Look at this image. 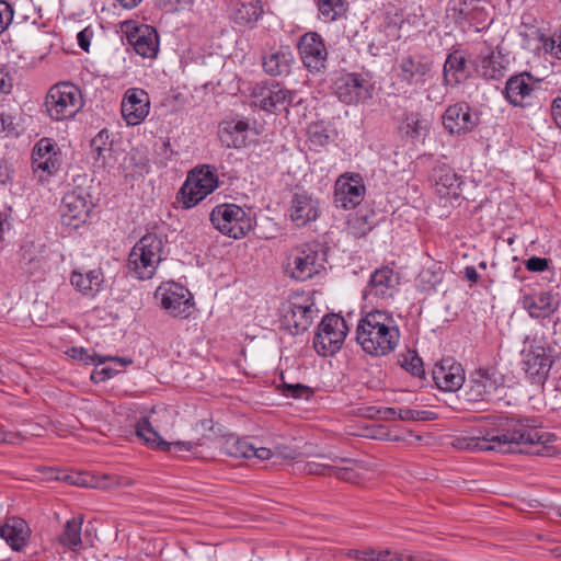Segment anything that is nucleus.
I'll return each mask as SVG.
<instances>
[{
    "mask_svg": "<svg viewBox=\"0 0 561 561\" xmlns=\"http://www.w3.org/2000/svg\"><path fill=\"white\" fill-rule=\"evenodd\" d=\"M122 32L135 51L144 58H154L159 51V36L150 25H138L134 21H125L122 24Z\"/></svg>",
    "mask_w": 561,
    "mask_h": 561,
    "instance_id": "nucleus-12",
    "label": "nucleus"
},
{
    "mask_svg": "<svg viewBox=\"0 0 561 561\" xmlns=\"http://www.w3.org/2000/svg\"><path fill=\"white\" fill-rule=\"evenodd\" d=\"M403 561H432V558L423 552L403 551Z\"/></svg>",
    "mask_w": 561,
    "mask_h": 561,
    "instance_id": "nucleus-59",
    "label": "nucleus"
},
{
    "mask_svg": "<svg viewBox=\"0 0 561 561\" xmlns=\"http://www.w3.org/2000/svg\"><path fill=\"white\" fill-rule=\"evenodd\" d=\"M508 61L500 50L484 46L477 59V71L486 80H500L504 77Z\"/></svg>",
    "mask_w": 561,
    "mask_h": 561,
    "instance_id": "nucleus-24",
    "label": "nucleus"
},
{
    "mask_svg": "<svg viewBox=\"0 0 561 561\" xmlns=\"http://www.w3.org/2000/svg\"><path fill=\"white\" fill-rule=\"evenodd\" d=\"M365 186L359 174H343L334 186V203L336 207L353 209L364 198Z\"/></svg>",
    "mask_w": 561,
    "mask_h": 561,
    "instance_id": "nucleus-16",
    "label": "nucleus"
},
{
    "mask_svg": "<svg viewBox=\"0 0 561 561\" xmlns=\"http://www.w3.org/2000/svg\"><path fill=\"white\" fill-rule=\"evenodd\" d=\"M164 256L162 238L154 233L145 234L130 250L128 273L138 280L151 279Z\"/></svg>",
    "mask_w": 561,
    "mask_h": 561,
    "instance_id": "nucleus-3",
    "label": "nucleus"
},
{
    "mask_svg": "<svg viewBox=\"0 0 561 561\" xmlns=\"http://www.w3.org/2000/svg\"><path fill=\"white\" fill-rule=\"evenodd\" d=\"M360 554H362V558L365 560L377 561L378 550L367 549V550L360 551Z\"/></svg>",
    "mask_w": 561,
    "mask_h": 561,
    "instance_id": "nucleus-64",
    "label": "nucleus"
},
{
    "mask_svg": "<svg viewBox=\"0 0 561 561\" xmlns=\"http://www.w3.org/2000/svg\"><path fill=\"white\" fill-rule=\"evenodd\" d=\"M12 88L9 75L0 68V94L9 93Z\"/></svg>",
    "mask_w": 561,
    "mask_h": 561,
    "instance_id": "nucleus-60",
    "label": "nucleus"
},
{
    "mask_svg": "<svg viewBox=\"0 0 561 561\" xmlns=\"http://www.w3.org/2000/svg\"><path fill=\"white\" fill-rule=\"evenodd\" d=\"M348 327L343 317L327 314L319 324L313 337V346L319 355L328 356L339 351L347 335Z\"/></svg>",
    "mask_w": 561,
    "mask_h": 561,
    "instance_id": "nucleus-10",
    "label": "nucleus"
},
{
    "mask_svg": "<svg viewBox=\"0 0 561 561\" xmlns=\"http://www.w3.org/2000/svg\"><path fill=\"white\" fill-rule=\"evenodd\" d=\"M72 352H73V357L75 358H79L80 360L84 362L85 364H89V363H96V364H103L105 360H113V362H118L121 365L125 366V365H128L131 363V360H126L124 358H119V357H103L101 355H98V354H88L83 348L81 350H78V348H72Z\"/></svg>",
    "mask_w": 561,
    "mask_h": 561,
    "instance_id": "nucleus-47",
    "label": "nucleus"
},
{
    "mask_svg": "<svg viewBox=\"0 0 561 561\" xmlns=\"http://www.w3.org/2000/svg\"><path fill=\"white\" fill-rule=\"evenodd\" d=\"M399 283V275L389 266H382L370 275L365 297L387 301L398 291Z\"/></svg>",
    "mask_w": 561,
    "mask_h": 561,
    "instance_id": "nucleus-17",
    "label": "nucleus"
},
{
    "mask_svg": "<svg viewBox=\"0 0 561 561\" xmlns=\"http://www.w3.org/2000/svg\"><path fill=\"white\" fill-rule=\"evenodd\" d=\"M248 129H249V124L245 121H237V122L227 123L226 126H224L220 129V139L228 147L241 148L242 146L245 145L244 137L237 136V137L232 138V135L234 133L243 134Z\"/></svg>",
    "mask_w": 561,
    "mask_h": 561,
    "instance_id": "nucleus-40",
    "label": "nucleus"
},
{
    "mask_svg": "<svg viewBox=\"0 0 561 561\" xmlns=\"http://www.w3.org/2000/svg\"><path fill=\"white\" fill-rule=\"evenodd\" d=\"M298 49L304 65L314 72L325 69L328 51L322 37L316 32L304 34L298 43Z\"/></svg>",
    "mask_w": 561,
    "mask_h": 561,
    "instance_id": "nucleus-15",
    "label": "nucleus"
},
{
    "mask_svg": "<svg viewBox=\"0 0 561 561\" xmlns=\"http://www.w3.org/2000/svg\"><path fill=\"white\" fill-rule=\"evenodd\" d=\"M324 270V254L318 243H306L294 248L285 266L286 273L296 280H307Z\"/></svg>",
    "mask_w": 561,
    "mask_h": 561,
    "instance_id": "nucleus-6",
    "label": "nucleus"
},
{
    "mask_svg": "<svg viewBox=\"0 0 561 561\" xmlns=\"http://www.w3.org/2000/svg\"><path fill=\"white\" fill-rule=\"evenodd\" d=\"M543 49L556 58L561 59V34L546 38Z\"/></svg>",
    "mask_w": 561,
    "mask_h": 561,
    "instance_id": "nucleus-51",
    "label": "nucleus"
},
{
    "mask_svg": "<svg viewBox=\"0 0 561 561\" xmlns=\"http://www.w3.org/2000/svg\"><path fill=\"white\" fill-rule=\"evenodd\" d=\"M213 226L222 234L241 239L252 229V218L236 204L217 205L210 213Z\"/></svg>",
    "mask_w": 561,
    "mask_h": 561,
    "instance_id": "nucleus-7",
    "label": "nucleus"
},
{
    "mask_svg": "<svg viewBox=\"0 0 561 561\" xmlns=\"http://www.w3.org/2000/svg\"><path fill=\"white\" fill-rule=\"evenodd\" d=\"M32 167L34 171L42 170L47 174L55 173L59 168V157L55 144L49 138H42L32 152Z\"/></svg>",
    "mask_w": 561,
    "mask_h": 561,
    "instance_id": "nucleus-28",
    "label": "nucleus"
},
{
    "mask_svg": "<svg viewBox=\"0 0 561 561\" xmlns=\"http://www.w3.org/2000/svg\"><path fill=\"white\" fill-rule=\"evenodd\" d=\"M427 123L419 113L405 114L402 128L411 138H417L426 129Z\"/></svg>",
    "mask_w": 561,
    "mask_h": 561,
    "instance_id": "nucleus-44",
    "label": "nucleus"
},
{
    "mask_svg": "<svg viewBox=\"0 0 561 561\" xmlns=\"http://www.w3.org/2000/svg\"><path fill=\"white\" fill-rule=\"evenodd\" d=\"M83 519L82 517H72L68 519L65 525L61 534L58 537V541L60 545L69 548L71 551H77L81 546V528H82Z\"/></svg>",
    "mask_w": 561,
    "mask_h": 561,
    "instance_id": "nucleus-38",
    "label": "nucleus"
},
{
    "mask_svg": "<svg viewBox=\"0 0 561 561\" xmlns=\"http://www.w3.org/2000/svg\"><path fill=\"white\" fill-rule=\"evenodd\" d=\"M136 434L139 438L144 439V442L152 447L153 449L162 450V451H174L175 454H181L184 451H193L198 444L192 442H165L152 427L148 419H141L136 425Z\"/></svg>",
    "mask_w": 561,
    "mask_h": 561,
    "instance_id": "nucleus-19",
    "label": "nucleus"
},
{
    "mask_svg": "<svg viewBox=\"0 0 561 561\" xmlns=\"http://www.w3.org/2000/svg\"><path fill=\"white\" fill-rule=\"evenodd\" d=\"M103 280L101 270H91L85 273L73 271L70 277L71 285L89 297H94L100 291Z\"/></svg>",
    "mask_w": 561,
    "mask_h": 561,
    "instance_id": "nucleus-33",
    "label": "nucleus"
},
{
    "mask_svg": "<svg viewBox=\"0 0 561 561\" xmlns=\"http://www.w3.org/2000/svg\"><path fill=\"white\" fill-rule=\"evenodd\" d=\"M477 122L467 104L449 106L443 115V125L450 134H460L471 130Z\"/></svg>",
    "mask_w": 561,
    "mask_h": 561,
    "instance_id": "nucleus-27",
    "label": "nucleus"
},
{
    "mask_svg": "<svg viewBox=\"0 0 561 561\" xmlns=\"http://www.w3.org/2000/svg\"><path fill=\"white\" fill-rule=\"evenodd\" d=\"M377 561H403V551L391 549L378 550Z\"/></svg>",
    "mask_w": 561,
    "mask_h": 561,
    "instance_id": "nucleus-56",
    "label": "nucleus"
},
{
    "mask_svg": "<svg viewBox=\"0 0 561 561\" xmlns=\"http://www.w3.org/2000/svg\"><path fill=\"white\" fill-rule=\"evenodd\" d=\"M399 363L402 368L416 377L424 376L423 362L416 352L409 350L399 356Z\"/></svg>",
    "mask_w": 561,
    "mask_h": 561,
    "instance_id": "nucleus-43",
    "label": "nucleus"
},
{
    "mask_svg": "<svg viewBox=\"0 0 561 561\" xmlns=\"http://www.w3.org/2000/svg\"><path fill=\"white\" fill-rule=\"evenodd\" d=\"M92 208L93 203L88 194L76 191L67 193L60 208L64 225L78 228L87 221Z\"/></svg>",
    "mask_w": 561,
    "mask_h": 561,
    "instance_id": "nucleus-14",
    "label": "nucleus"
},
{
    "mask_svg": "<svg viewBox=\"0 0 561 561\" xmlns=\"http://www.w3.org/2000/svg\"><path fill=\"white\" fill-rule=\"evenodd\" d=\"M308 139L314 147H325L330 142V135L322 124L313 123L308 128Z\"/></svg>",
    "mask_w": 561,
    "mask_h": 561,
    "instance_id": "nucleus-46",
    "label": "nucleus"
},
{
    "mask_svg": "<svg viewBox=\"0 0 561 561\" xmlns=\"http://www.w3.org/2000/svg\"><path fill=\"white\" fill-rule=\"evenodd\" d=\"M154 298L159 300L164 311L175 318H188L195 306L191 291L173 280L164 282L158 286Z\"/></svg>",
    "mask_w": 561,
    "mask_h": 561,
    "instance_id": "nucleus-9",
    "label": "nucleus"
},
{
    "mask_svg": "<svg viewBox=\"0 0 561 561\" xmlns=\"http://www.w3.org/2000/svg\"><path fill=\"white\" fill-rule=\"evenodd\" d=\"M535 89V81L530 73L522 72L512 76L505 84L504 95L514 106H524V101Z\"/></svg>",
    "mask_w": 561,
    "mask_h": 561,
    "instance_id": "nucleus-29",
    "label": "nucleus"
},
{
    "mask_svg": "<svg viewBox=\"0 0 561 561\" xmlns=\"http://www.w3.org/2000/svg\"><path fill=\"white\" fill-rule=\"evenodd\" d=\"M497 382L488 370H476L467 385V400L471 402L484 401L495 392Z\"/></svg>",
    "mask_w": 561,
    "mask_h": 561,
    "instance_id": "nucleus-30",
    "label": "nucleus"
},
{
    "mask_svg": "<svg viewBox=\"0 0 561 561\" xmlns=\"http://www.w3.org/2000/svg\"><path fill=\"white\" fill-rule=\"evenodd\" d=\"M399 410L397 411L393 408H381L377 409L375 407H369L366 409V413L364 414L367 417H379L381 420H396L398 419Z\"/></svg>",
    "mask_w": 561,
    "mask_h": 561,
    "instance_id": "nucleus-49",
    "label": "nucleus"
},
{
    "mask_svg": "<svg viewBox=\"0 0 561 561\" xmlns=\"http://www.w3.org/2000/svg\"><path fill=\"white\" fill-rule=\"evenodd\" d=\"M160 150L161 151L159 152V154H162L163 158L158 160L156 163H158L159 167L163 168V167H167L168 160H170L173 154V150L171 149L170 141L169 140L163 141Z\"/></svg>",
    "mask_w": 561,
    "mask_h": 561,
    "instance_id": "nucleus-58",
    "label": "nucleus"
},
{
    "mask_svg": "<svg viewBox=\"0 0 561 561\" xmlns=\"http://www.w3.org/2000/svg\"><path fill=\"white\" fill-rule=\"evenodd\" d=\"M121 112L128 126L139 125L150 112L149 94L140 88L127 89L121 102Z\"/></svg>",
    "mask_w": 561,
    "mask_h": 561,
    "instance_id": "nucleus-13",
    "label": "nucleus"
},
{
    "mask_svg": "<svg viewBox=\"0 0 561 561\" xmlns=\"http://www.w3.org/2000/svg\"><path fill=\"white\" fill-rule=\"evenodd\" d=\"M400 337L398 323L388 311H369L357 323L356 342L366 354L387 356L397 348Z\"/></svg>",
    "mask_w": 561,
    "mask_h": 561,
    "instance_id": "nucleus-2",
    "label": "nucleus"
},
{
    "mask_svg": "<svg viewBox=\"0 0 561 561\" xmlns=\"http://www.w3.org/2000/svg\"><path fill=\"white\" fill-rule=\"evenodd\" d=\"M77 39H78V44H79L80 48H82L83 50L87 51L90 46V41L87 35V30L79 32L77 35Z\"/></svg>",
    "mask_w": 561,
    "mask_h": 561,
    "instance_id": "nucleus-62",
    "label": "nucleus"
},
{
    "mask_svg": "<svg viewBox=\"0 0 561 561\" xmlns=\"http://www.w3.org/2000/svg\"><path fill=\"white\" fill-rule=\"evenodd\" d=\"M13 8L12 5L4 1L0 0V35L9 27L13 20Z\"/></svg>",
    "mask_w": 561,
    "mask_h": 561,
    "instance_id": "nucleus-50",
    "label": "nucleus"
},
{
    "mask_svg": "<svg viewBox=\"0 0 561 561\" xmlns=\"http://www.w3.org/2000/svg\"><path fill=\"white\" fill-rule=\"evenodd\" d=\"M105 137L103 133H99L92 140H91V149L92 152L95 154V159L99 160L101 157H103V151L105 150Z\"/></svg>",
    "mask_w": 561,
    "mask_h": 561,
    "instance_id": "nucleus-55",
    "label": "nucleus"
},
{
    "mask_svg": "<svg viewBox=\"0 0 561 561\" xmlns=\"http://www.w3.org/2000/svg\"><path fill=\"white\" fill-rule=\"evenodd\" d=\"M15 134L13 117L7 113H0V136L9 137Z\"/></svg>",
    "mask_w": 561,
    "mask_h": 561,
    "instance_id": "nucleus-53",
    "label": "nucleus"
},
{
    "mask_svg": "<svg viewBox=\"0 0 561 561\" xmlns=\"http://www.w3.org/2000/svg\"><path fill=\"white\" fill-rule=\"evenodd\" d=\"M319 215L320 205L317 198L307 192L294 193L290 201L289 217L297 227H304L317 220Z\"/></svg>",
    "mask_w": 561,
    "mask_h": 561,
    "instance_id": "nucleus-22",
    "label": "nucleus"
},
{
    "mask_svg": "<svg viewBox=\"0 0 561 561\" xmlns=\"http://www.w3.org/2000/svg\"><path fill=\"white\" fill-rule=\"evenodd\" d=\"M456 10L463 19L477 26L484 25L489 21V4L484 0H461Z\"/></svg>",
    "mask_w": 561,
    "mask_h": 561,
    "instance_id": "nucleus-35",
    "label": "nucleus"
},
{
    "mask_svg": "<svg viewBox=\"0 0 561 561\" xmlns=\"http://www.w3.org/2000/svg\"><path fill=\"white\" fill-rule=\"evenodd\" d=\"M434 413L430 411H419L412 409H399L398 419L402 421H426L433 420Z\"/></svg>",
    "mask_w": 561,
    "mask_h": 561,
    "instance_id": "nucleus-48",
    "label": "nucleus"
},
{
    "mask_svg": "<svg viewBox=\"0 0 561 561\" xmlns=\"http://www.w3.org/2000/svg\"><path fill=\"white\" fill-rule=\"evenodd\" d=\"M520 354L526 375L535 382H542L553 364L552 348L542 339L526 337Z\"/></svg>",
    "mask_w": 561,
    "mask_h": 561,
    "instance_id": "nucleus-8",
    "label": "nucleus"
},
{
    "mask_svg": "<svg viewBox=\"0 0 561 561\" xmlns=\"http://www.w3.org/2000/svg\"><path fill=\"white\" fill-rule=\"evenodd\" d=\"M466 58L459 51L448 55L444 65V80L447 84L454 85L466 78Z\"/></svg>",
    "mask_w": 561,
    "mask_h": 561,
    "instance_id": "nucleus-36",
    "label": "nucleus"
},
{
    "mask_svg": "<svg viewBox=\"0 0 561 561\" xmlns=\"http://www.w3.org/2000/svg\"><path fill=\"white\" fill-rule=\"evenodd\" d=\"M551 116L554 124L561 129V91L551 103Z\"/></svg>",
    "mask_w": 561,
    "mask_h": 561,
    "instance_id": "nucleus-57",
    "label": "nucleus"
},
{
    "mask_svg": "<svg viewBox=\"0 0 561 561\" xmlns=\"http://www.w3.org/2000/svg\"><path fill=\"white\" fill-rule=\"evenodd\" d=\"M294 56L288 47H282L263 58V68L270 76L288 73Z\"/></svg>",
    "mask_w": 561,
    "mask_h": 561,
    "instance_id": "nucleus-34",
    "label": "nucleus"
},
{
    "mask_svg": "<svg viewBox=\"0 0 561 561\" xmlns=\"http://www.w3.org/2000/svg\"><path fill=\"white\" fill-rule=\"evenodd\" d=\"M433 379L443 391L455 392L465 382V371L461 365L451 357L443 358L433 368Z\"/></svg>",
    "mask_w": 561,
    "mask_h": 561,
    "instance_id": "nucleus-21",
    "label": "nucleus"
},
{
    "mask_svg": "<svg viewBox=\"0 0 561 561\" xmlns=\"http://www.w3.org/2000/svg\"><path fill=\"white\" fill-rule=\"evenodd\" d=\"M335 94L345 104H356L370 98L368 81L360 75L346 73L334 82Z\"/></svg>",
    "mask_w": 561,
    "mask_h": 561,
    "instance_id": "nucleus-18",
    "label": "nucleus"
},
{
    "mask_svg": "<svg viewBox=\"0 0 561 561\" xmlns=\"http://www.w3.org/2000/svg\"><path fill=\"white\" fill-rule=\"evenodd\" d=\"M318 9L324 22L341 18L347 9L346 0H318Z\"/></svg>",
    "mask_w": 561,
    "mask_h": 561,
    "instance_id": "nucleus-41",
    "label": "nucleus"
},
{
    "mask_svg": "<svg viewBox=\"0 0 561 561\" xmlns=\"http://www.w3.org/2000/svg\"><path fill=\"white\" fill-rule=\"evenodd\" d=\"M273 456V451L270 448L265 447H255L253 445L252 457L259 458L261 460H267Z\"/></svg>",
    "mask_w": 561,
    "mask_h": 561,
    "instance_id": "nucleus-61",
    "label": "nucleus"
},
{
    "mask_svg": "<svg viewBox=\"0 0 561 561\" xmlns=\"http://www.w3.org/2000/svg\"><path fill=\"white\" fill-rule=\"evenodd\" d=\"M523 307L531 318H548L558 308V301L548 291H538L525 295L522 300Z\"/></svg>",
    "mask_w": 561,
    "mask_h": 561,
    "instance_id": "nucleus-32",
    "label": "nucleus"
},
{
    "mask_svg": "<svg viewBox=\"0 0 561 561\" xmlns=\"http://www.w3.org/2000/svg\"><path fill=\"white\" fill-rule=\"evenodd\" d=\"M548 263L545 257L531 256L525 262V266L530 272H542L548 268Z\"/></svg>",
    "mask_w": 561,
    "mask_h": 561,
    "instance_id": "nucleus-54",
    "label": "nucleus"
},
{
    "mask_svg": "<svg viewBox=\"0 0 561 561\" xmlns=\"http://www.w3.org/2000/svg\"><path fill=\"white\" fill-rule=\"evenodd\" d=\"M553 435L539 431L524 421L512 422L501 434L488 435L485 437H463L456 440L455 446L468 450H496L514 451L512 445L524 446L519 451L548 455V443L552 442Z\"/></svg>",
    "mask_w": 561,
    "mask_h": 561,
    "instance_id": "nucleus-1",
    "label": "nucleus"
},
{
    "mask_svg": "<svg viewBox=\"0 0 561 561\" xmlns=\"http://www.w3.org/2000/svg\"><path fill=\"white\" fill-rule=\"evenodd\" d=\"M65 479L75 485L94 488L98 486L104 489H110L114 486L123 488L133 484V481L130 479L118 476H105L103 478L104 482L99 484H93L91 481H89V477L85 474L66 476Z\"/></svg>",
    "mask_w": 561,
    "mask_h": 561,
    "instance_id": "nucleus-39",
    "label": "nucleus"
},
{
    "mask_svg": "<svg viewBox=\"0 0 561 561\" xmlns=\"http://www.w3.org/2000/svg\"><path fill=\"white\" fill-rule=\"evenodd\" d=\"M350 462L352 460L348 458L320 456L318 460L308 461L304 470L308 474L334 476L340 480L350 481L352 479V471L346 467L340 466L341 463Z\"/></svg>",
    "mask_w": 561,
    "mask_h": 561,
    "instance_id": "nucleus-26",
    "label": "nucleus"
},
{
    "mask_svg": "<svg viewBox=\"0 0 561 561\" xmlns=\"http://www.w3.org/2000/svg\"><path fill=\"white\" fill-rule=\"evenodd\" d=\"M316 313L314 302L309 297L297 296L285 306L283 323L291 334H299L312 324Z\"/></svg>",
    "mask_w": 561,
    "mask_h": 561,
    "instance_id": "nucleus-11",
    "label": "nucleus"
},
{
    "mask_svg": "<svg viewBox=\"0 0 561 561\" xmlns=\"http://www.w3.org/2000/svg\"><path fill=\"white\" fill-rule=\"evenodd\" d=\"M227 453L234 458H252L253 444L245 439H232L226 443Z\"/></svg>",
    "mask_w": 561,
    "mask_h": 561,
    "instance_id": "nucleus-45",
    "label": "nucleus"
},
{
    "mask_svg": "<svg viewBox=\"0 0 561 561\" xmlns=\"http://www.w3.org/2000/svg\"><path fill=\"white\" fill-rule=\"evenodd\" d=\"M83 105L81 90L69 82H60L51 87L45 100L46 111L55 121L75 117Z\"/></svg>",
    "mask_w": 561,
    "mask_h": 561,
    "instance_id": "nucleus-5",
    "label": "nucleus"
},
{
    "mask_svg": "<svg viewBox=\"0 0 561 561\" xmlns=\"http://www.w3.org/2000/svg\"><path fill=\"white\" fill-rule=\"evenodd\" d=\"M218 187L216 169L208 164L196 167L188 175L178 193V201L183 208L190 209L206 198Z\"/></svg>",
    "mask_w": 561,
    "mask_h": 561,
    "instance_id": "nucleus-4",
    "label": "nucleus"
},
{
    "mask_svg": "<svg viewBox=\"0 0 561 561\" xmlns=\"http://www.w3.org/2000/svg\"><path fill=\"white\" fill-rule=\"evenodd\" d=\"M260 107L266 112L287 110L299 105L302 101L298 93L286 89L279 83H272L261 90Z\"/></svg>",
    "mask_w": 561,
    "mask_h": 561,
    "instance_id": "nucleus-20",
    "label": "nucleus"
},
{
    "mask_svg": "<svg viewBox=\"0 0 561 561\" xmlns=\"http://www.w3.org/2000/svg\"><path fill=\"white\" fill-rule=\"evenodd\" d=\"M130 167L139 174L150 172L149 149L146 146H136L128 153Z\"/></svg>",
    "mask_w": 561,
    "mask_h": 561,
    "instance_id": "nucleus-42",
    "label": "nucleus"
},
{
    "mask_svg": "<svg viewBox=\"0 0 561 561\" xmlns=\"http://www.w3.org/2000/svg\"><path fill=\"white\" fill-rule=\"evenodd\" d=\"M436 188L440 195H458L461 181L449 167H440L435 173Z\"/></svg>",
    "mask_w": 561,
    "mask_h": 561,
    "instance_id": "nucleus-37",
    "label": "nucleus"
},
{
    "mask_svg": "<svg viewBox=\"0 0 561 561\" xmlns=\"http://www.w3.org/2000/svg\"><path fill=\"white\" fill-rule=\"evenodd\" d=\"M285 394L297 399L309 398L311 389L301 383L285 385Z\"/></svg>",
    "mask_w": 561,
    "mask_h": 561,
    "instance_id": "nucleus-52",
    "label": "nucleus"
},
{
    "mask_svg": "<svg viewBox=\"0 0 561 561\" xmlns=\"http://www.w3.org/2000/svg\"><path fill=\"white\" fill-rule=\"evenodd\" d=\"M433 62L425 56H408L399 65L400 79L409 85H423L432 71Z\"/></svg>",
    "mask_w": 561,
    "mask_h": 561,
    "instance_id": "nucleus-23",
    "label": "nucleus"
},
{
    "mask_svg": "<svg viewBox=\"0 0 561 561\" xmlns=\"http://www.w3.org/2000/svg\"><path fill=\"white\" fill-rule=\"evenodd\" d=\"M229 13L234 24L253 28L264 14V8L261 0H231Z\"/></svg>",
    "mask_w": 561,
    "mask_h": 561,
    "instance_id": "nucleus-25",
    "label": "nucleus"
},
{
    "mask_svg": "<svg viewBox=\"0 0 561 561\" xmlns=\"http://www.w3.org/2000/svg\"><path fill=\"white\" fill-rule=\"evenodd\" d=\"M465 277L471 283L479 280V274L473 266H467L463 271Z\"/></svg>",
    "mask_w": 561,
    "mask_h": 561,
    "instance_id": "nucleus-63",
    "label": "nucleus"
},
{
    "mask_svg": "<svg viewBox=\"0 0 561 561\" xmlns=\"http://www.w3.org/2000/svg\"><path fill=\"white\" fill-rule=\"evenodd\" d=\"M31 529L25 520L19 517H11L0 525V538H2L13 550L20 551L27 543Z\"/></svg>",
    "mask_w": 561,
    "mask_h": 561,
    "instance_id": "nucleus-31",
    "label": "nucleus"
}]
</instances>
